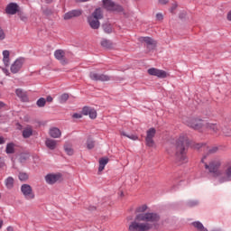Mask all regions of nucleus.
<instances>
[{"label": "nucleus", "instance_id": "f257e3e1", "mask_svg": "<svg viewBox=\"0 0 231 231\" xmlns=\"http://www.w3.org/2000/svg\"><path fill=\"white\" fill-rule=\"evenodd\" d=\"M147 205L143 204L136 208L137 214L134 220L129 225L128 231H150L156 227L160 221V215L152 212H147Z\"/></svg>", "mask_w": 231, "mask_h": 231}, {"label": "nucleus", "instance_id": "f03ea898", "mask_svg": "<svg viewBox=\"0 0 231 231\" xmlns=\"http://www.w3.org/2000/svg\"><path fill=\"white\" fill-rule=\"evenodd\" d=\"M187 147H189V138L187 135H180L175 143V160L180 163H187Z\"/></svg>", "mask_w": 231, "mask_h": 231}, {"label": "nucleus", "instance_id": "7ed1b4c3", "mask_svg": "<svg viewBox=\"0 0 231 231\" xmlns=\"http://www.w3.org/2000/svg\"><path fill=\"white\" fill-rule=\"evenodd\" d=\"M205 160H207V155H205L201 162L204 163L205 169L208 171L211 174H214V176H219L221 172L219 171V167H221V160L219 159H213L209 162V163L205 162Z\"/></svg>", "mask_w": 231, "mask_h": 231}, {"label": "nucleus", "instance_id": "20e7f679", "mask_svg": "<svg viewBox=\"0 0 231 231\" xmlns=\"http://www.w3.org/2000/svg\"><path fill=\"white\" fill-rule=\"evenodd\" d=\"M104 17L102 9L97 8L95 12L88 17V22L92 30H98L100 28V19Z\"/></svg>", "mask_w": 231, "mask_h": 231}, {"label": "nucleus", "instance_id": "39448f33", "mask_svg": "<svg viewBox=\"0 0 231 231\" xmlns=\"http://www.w3.org/2000/svg\"><path fill=\"white\" fill-rule=\"evenodd\" d=\"M21 192L27 200L32 201V199H35V193L33 192V189L29 184H23L21 186Z\"/></svg>", "mask_w": 231, "mask_h": 231}, {"label": "nucleus", "instance_id": "423d86ee", "mask_svg": "<svg viewBox=\"0 0 231 231\" xmlns=\"http://www.w3.org/2000/svg\"><path fill=\"white\" fill-rule=\"evenodd\" d=\"M138 41L139 42H143L149 51L154 50L156 48V44H158V42L154 39L149 36H141L138 38Z\"/></svg>", "mask_w": 231, "mask_h": 231}, {"label": "nucleus", "instance_id": "0eeeda50", "mask_svg": "<svg viewBox=\"0 0 231 231\" xmlns=\"http://www.w3.org/2000/svg\"><path fill=\"white\" fill-rule=\"evenodd\" d=\"M103 5L105 8L110 12H124V7L120 5L115 4L112 0H103Z\"/></svg>", "mask_w": 231, "mask_h": 231}, {"label": "nucleus", "instance_id": "6e6552de", "mask_svg": "<svg viewBox=\"0 0 231 231\" xmlns=\"http://www.w3.org/2000/svg\"><path fill=\"white\" fill-rule=\"evenodd\" d=\"M196 149H200V151H203V152H206V154H216V152L219 151L217 146H207L205 143L197 144Z\"/></svg>", "mask_w": 231, "mask_h": 231}, {"label": "nucleus", "instance_id": "1a4fd4ad", "mask_svg": "<svg viewBox=\"0 0 231 231\" xmlns=\"http://www.w3.org/2000/svg\"><path fill=\"white\" fill-rule=\"evenodd\" d=\"M54 57L56 60H59V62L62 65V66H66V64H69V60L66 59V51H64L63 50H56L54 51Z\"/></svg>", "mask_w": 231, "mask_h": 231}, {"label": "nucleus", "instance_id": "9d476101", "mask_svg": "<svg viewBox=\"0 0 231 231\" xmlns=\"http://www.w3.org/2000/svg\"><path fill=\"white\" fill-rule=\"evenodd\" d=\"M186 125H188V127H191V129H195V131H199V129L203 127V121L200 119L189 118L186 121Z\"/></svg>", "mask_w": 231, "mask_h": 231}, {"label": "nucleus", "instance_id": "9b49d317", "mask_svg": "<svg viewBox=\"0 0 231 231\" xmlns=\"http://www.w3.org/2000/svg\"><path fill=\"white\" fill-rule=\"evenodd\" d=\"M46 183L49 185H54L57 181L62 180V174L60 173H50L45 176Z\"/></svg>", "mask_w": 231, "mask_h": 231}, {"label": "nucleus", "instance_id": "f8f14e48", "mask_svg": "<svg viewBox=\"0 0 231 231\" xmlns=\"http://www.w3.org/2000/svg\"><path fill=\"white\" fill-rule=\"evenodd\" d=\"M154 136H156V129L155 128H150L146 132V138H145L146 145L148 147H153L154 146V140H153Z\"/></svg>", "mask_w": 231, "mask_h": 231}, {"label": "nucleus", "instance_id": "ddd939ff", "mask_svg": "<svg viewBox=\"0 0 231 231\" xmlns=\"http://www.w3.org/2000/svg\"><path fill=\"white\" fill-rule=\"evenodd\" d=\"M148 73L152 77H158V79H167L169 77V73H167L165 70H162L156 68L149 69Z\"/></svg>", "mask_w": 231, "mask_h": 231}, {"label": "nucleus", "instance_id": "4468645a", "mask_svg": "<svg viewBox=\"0 0 231 231\" xmlns=\"http://www.w3.org/2000/svg\"><path fill=\"white\" fill-rule=\"evenodd\" d=\"M89 78L91 80L100 81V82H109L111 77L106 74H98L97 72H90Z\"/></svg>", "mask_w": 231, "mask_h": 231}, {"label": "nucleus", "instance_id": "2eb2a0df", "mask_svg": "<svg viewBox=\"0 0 231 231\" xmlns=\"http://www.w3.org/2000/svg\"><path fill=\"white\" fill-rule=\"evenodd\" d=\"M24 64V58L17 59L12 65H11V71L13 73H19L21 71V68Z\"/></svg>", "mask_w": 231, "mask_h": 231}, {"label": "nucleus", "instance_id": "dca6fc26", "mask_svg": "<svg viewBox=\"0 0 231 231\" xmlns=\"http://www.w3.org/2000/svg\"><path fill=\"white\" fill-rule=\"evenodd\" d=\"M5 14L8 15H15V14H19V5L16 3H10L5 8Z\"/></svg>", "mask_w": 231, "mask_h": 231}, {"label": "nucleus", "instance_id": "f3484780", "mask_svg": "<svg viewBox=\"0 0 231 231\" xmlns=\"http://www.w3.org/2000/svg\"><path fill=\"white\" fill-rule=\"evenodd\" d=\"M80 15H82V11L76 9L66 13L63 15V19L64 21H69V19H73L74 17H80Z\"/></svg>", "mask_w": 231, "mask_h": 231}, {"label": "nucleus", "instance_id": "a211bd4d", "mask_svg": "<svg viewBox=\"0 0 231 231\" xmlns=\"http://www.w3.org/2000/svg\"><path fill=\"white\" fill-rule=\"evenodd\" d=\"M220 183L231 181V164L227 165L224 171V175L219 178Z\"/></svg>", "mask_w": 231, "mask_h": 231}, {"label": "nucleus", "instance_id": "6ab92c4d", "mask_svg": "<svg viewBox=\"0 0 231 231\" xmlns=\"http://www.w3.org/2000/svg\"><path fill=\"white\" fill-rule=\"evenodd\" d=\"M82 115L85 116H88V115L89 118L95 120V118H97V110L89 106H84L82 109Z\"/></svg>", "mask_w": 231, "mask_h": 231}, {"label": "nucleus", "instance_id": "aec40b11", "mask_svg": "<svg viewBox=\"0 0 231 231\" xmlns=\"http://www.w3.org/2000/svg\"><path fill=\"white\" fill-rule=\"evenodd\" d=\"M206 129L208 131H212V133H218L219 132V125L216 123H207L205 125Z\"/></svg>", "mask_w": 231, "mask_h": 231}, {"label": "nucleus", "instance_id": "412c9836", "mask_svg": "<svg viewBox=\"0 0 231 231\" xmlns=\"http://www.w3.org/2000/svg\"><path fill=\"white\" fill-rule=\"evenodd\" d=\"M49 134L51 138H60L62 133L60 132V129L54 127L50 130Z\"/></svg>", "mask_w": 231, "mask_h": 231}, {"label": "nucleus", "instance_id": "4be33fe9", "mask_svg": "<svg viewBox=\"0 0 231 231\" xmlns=\"http://www.w3.org/2000/svg\"><path fill=\"white\" fill-rule=\"evenodd\" d=\"M3 62L6 68L10 66V51H3Z\"/></svg>", "mask_w": 231, "mask_h": 231}, {"label": "nucleus", "instance_id": "5701e85b", "mask_svg": "<svg viewBox=\"0 0 231 231\" xmlns=\"http://www.w3.org/2000/svg\"><path fill=\"white\" fill-rule=\"evenodd\" d=\"M45 145L46 147H48V149L53 151L57 148V141L53 139H46Z\"/></svg>", "mask_w": 231, "mask_h": 231}, {"label": "nucleus", "instance_id": "b1692460", "mask_svg": "<svg viewBox=\"0 0 231 231\" xmlns=\"http://www.w3.org/2000/svg\"><path fill=\"white\" fill-rule=\"evenodd\" d=\"M33 134V128L30 125H27L23 131V138H30Z\"/></svg>", "mask_w": 231, "mask_h": 231}, {"label": "nucleus", "instance_id": "393cba45", "mask_svg": "<svg viewBox=\"0 0 231 231\" xmlns=\"http://www.w3.org/2000/svg\"><path fill=\"white\" fill-rule=\"evenodd\" d=\"M109 163V159L108 158H101L99 160V168H98V172H102L104 169H106V164Z\"/></svg>", "mask_w": 231, "mask_h": 231}, {"label": "nucleus", "instance_id": "a878e982", "mask_svg": "<svg viewBox=\"0 0 231 231\" xmlns=\"http://www.w3.org/2000/svg\"><path fill=\"white\" fill-rule=\"evenodd\" d=\"M64 151L69 156H73V146L69 143L64 144Z\"/></svg>", "mask_w": 231, "mask_h": 231}, {"label": "nucleus", "instance_id": "bb28decb", "mask_svg": "<svg viewBox=\"0 0 231 231\" xmlns=\"http://www.w3.org/2000/svg\"><path fill=\"white\" fill-rule=\"evenodd\" d=\"M15 94L22 100H23V101L28 100V97H26V92H24L23 89L17 88L16 91H15Z\"/></svg>", "mask_w": 231, "mask_h": 231}, {"label": "nucleus", "instance_id": "cd10ccee", "mask_svg": "<svg viewBox=\"0 0 231 231\" xmlns=\"http://www.w3.org/2000/svg\"><path fill=\"white\" fill-rule=\"evenodd\" d=\"M5 152L7 154H14V152H15V144H14V143H8L5 148Z\"/></svg>", "mask_w": 231, "mask_h": 231}, {"label": "nucleus", "instance_id": "c85d7f7f", "mask_svg": "<svg viewBox=\"0 0 231 231\" xmlns=\"http://www.w3.org/2000/svg\"><path fill=\"white\" fill-rule=\"evenodd\" d=\"M69 98V95L67 93H64L61 96H60L59 102H60V104H66V102H68Z\"/></svg>", "mask_w": 231, "mask_h": 231}, {"label": "nucleus", "instance_id": "c756f323", "mask_svg": "<svg viewBox=\"0 0 231 231\" xmlns=\"http://www.w3.org/2000/svg\"><path fill=\"white\" fill-rule=\"evenodd\" d=\"M5 187H7L8 189H13L14 188V178L8 177L5 180Z\"/></svg>", "mask_w": 231, "mask_h": 231}, {"label": "nucleus", "instance_id": "7c9ffc66", "mask_svg": "<svg viewBox=\"0 0 231 231\" xmlns=\"http://www.w3.org/2000/svg\"><path fill=\"white\" fill-rule=\"evenodd\" d=\"M192 226L194 228H197L198 231L205 230V226H203V224H201L199 221L193 222Z\"/></svg>", "mask_w": 231, "mask_h": 231}, {"label": "nucleus", "instance_id": "2f4dec72", "mask_svg": "<svg viewBox=\"0 0 231 231\" xmlns=\"http://www.w3.org/2000/svg\"><path fill=\"white\" fill-rule=\"evenodd\" d=\"M103 29L106 33H111L113 32V26L110 23L103 24Z\"/></svg>", "mask_w": 231, "mask_h": 231}, {"label": "nucleus", "instance_id": "473e14b6", "mask_svg": "<svg viewBox=\"0 0 231 231\" xmlns=\"http://www.w3.org/2000/svg\"><path fill=\"white\" fill-rule=\"evenodd\" d=\"M36 104L38 107H44L46 106V99L44 97H41L37 100Z\"/></svg>", "mask_w": 231, "mask_h": 231}, {"label": "nucleus", "instance_id": "72a5a7b5", "mask_svg": "<svg viewBox=\"0 0 231 231\" xmlns=\"http://www.w3.org/2000/svg\"><path fill=\"white\" fill-rule=\"evenodd\" d=\"M18 16L21 19V21H23V23H26L28 21V16H26V14L22 11L18 12Z\"/></svg>", "mask_w": 231, "mask_h": 231}, {"label": "nucleus", "instance_id": "f704fd0d", "mask_svg": "<svg viewBox=\"0 0 231 231\" xmlns=\"http://www.w3.org/2000/svg\"><path fill=\"white\" fill-rule=\"evenodd\" d=\"M95 147V142L93 140H91V138H88L87 140V148L88 149H93Z\"/></svg>", "mask_w": 231, "mask_h": 231}, {"label": "nucleus", "instance_id": "c9c22d12", "mask_svg": "<svg viewBox=\"0 0 231 231\" xmlns=\"http://www.w3.org/2000/svg\"><path fill=\"white\" fill-rule=\"evenodd\" d=\"M101 46H103V48H110L111 42H109V41H107V40H103L101 42Z\"/></svg>", "mask_w": 231, "mask_h": 231}, {"label": "nucleus", "instance_id": "e433bc0d", "mask_svg": "<svg viewBox=\"0 0 231 231\" xmlns=\"http://www.w3.org/2000/svg\"><path fill=\"white\" fill-rule=\"evenodd\" d=\"M19 180L21 181H26V180H28V174H26V173H20L19 174Z\"/></svg>", "mask_w": 231, "mask_h": 231}, {"label": "nucleus", "instance_id": "4c0bfd02", "mask_svg": "<svg viewBox=\"0 0 231 231\" xmlns=\"http://www.w3.org/2000/svg\"><path fill=\"white\" fill-rule=\"evenodd\" d=\"M6 35L5 34V31L0 27V41H5Z\"/></svg>", "mask_w": 231, "mask_h": 231}, {"label": "nucleus", "instance_id": "58836bf2", "mask_svg": "<svg viewBox=\"0 0 231 231\" xmlns=\"http://www.w3.org/2000/svg\"><path fill=\"white\" fill-rule=\"evenodd\" d=\"M156 20L157 21H163V14L159 13L156 14Z\"/></svg>", "mask_w": 231, "mask_h": 231}, {"label": "nucleus", "instance_id": "ea45409f", "mask_svg": "<svg viewBox=\"0 0 231 231\" xmlns=\"http://www.w3.org/2000/svg\"><path fill=\"white\" fill-rule=\"evenodd\" d=\"M127 138H129L130 140H138V136L134 135V134H132V135H127Z\"/></svg>", "mask_w": 231, "mask_h": 231}, {"label": "nucleus", "instance_id": "a19ab883", "mask_svg": "<svg viewBox=\"0 0 231 231\" xmlns=\"http://www.w3.org/2000/svg\"><path fill=\"white\" fill-rule=\"evenodd\" d=\"M159 5H168L169 0H158Z\"/></svg>", "mask_w": 231, "mask_h": 231}, {"label": "nucleus", "instance_id": "79ce46f5", "mask_svg": "<svg viewBox=\"0 0 231 231\" xmlns=\"http://www.w3.org/2000/svg\"><path fill=\"white\" fill-rule=\"evenodd\" d=\"M176 8H178V4H173L171 8V14H172V12H174V10H176Z\"/></svg>", "mask_w": 231, "mask_h": 231}, {"label": "nucleus", "instance_id": "37998d69", "mask_svg": "<svg viewBox=\"0 0 231 231\" xmlns=\"http://www.w3.org/2000/svg\"><path fill=\"white\" fill-rule=\"evenodd\" d=\"M73 118H82V114H73Z\"/></svg>", "mask_w": 231, "mask_h": 231}, {"label": "nucleus", "instance_id": "c03bdc74", "mask_svg": "<svg viewBox=\"0 0 231 231\" xmlns=\"http://www.w3.org/2000/svg\"><path fill=\"white\" fill-rule=\"evenodd\" d=\"M3 72L8 77L10 76V71L7 69H3Z\"/></svg>", "mask_w": 231, "mask_h": 231}, {"label": "nucleus", "instance_id": "a18cd8bd", "mask_svg": "<svg viewBox=\"0 0 231 231\" xmlns=\"http://www.w3.org/2000/svg\"><path fill=\"white\" fill-rule=\"evenodd\" d=\"M189 207H194V206L198 205V202L191 201V202H189Z\"/></svg>", "mask_w": 231, "mask_h": 231}, {"label": "nucleus", "instance_id": "49530a36", "mask_svg": "<svg viewBox=\"0 0 231 231\" xmlns=\"http://www.w3.org/2000/svg\"><path fill=\"white\" fill-rule=\"evenodd\" d=\"M226 19H227V21H230V22H231V11H229V12L227 13Z\"/></svg>", "mask_w": 231, "mask_h": 231}, {"label": "nucleus", "instance_id": "de8ad7c7", "mask_svg": "<svg viewBox=\"0 0 231 231\" xmlns=\"http://www.w3.org/2000/svg\"><path fill=\"white\" fill-rule=\"evenodd\" d=\"M47 102H53V97H51V96H48Z\"/></svg>", "mask_w": 231, "mask_h": 231}, {"label": "nucleus", "instance_id": "09e8293b", "mask_svg": "<svg viewBox=\"0 0 231 231\" xmlns=\"http://www.w3.org/2000/svg\"><path fill=\"white\" fill-rule=\"evenodd\" d=\"M224 133V134L226 135V136H230L231 135V130H229L228 132H223Z\"/></svg>", "mask_w": 231, "mask_h": 231}, {"label": "nucleus", "instance_id": "8fccbe9b", "mask_svg": "<svg viewBox=\"0 0 231 231\" xmlns=\"http://www.w3.org/2000/svg\"><path fill=\"white\" fill-rule=\"evenodd\" d=\"M3 143H5V138L0 137V145H3Z\"/></svg>", "mask_w": 231, "mask_h": 231}, {"label": "nucleus", "instance_id": "3c124183", "mask_svg": "<svg viewBox=\"0 0 231 231\" xmlns=\"http://www.w3.org/2000/svg\"><path fill=\"white\" fill-rule=\"evenodd\" d=\"M5 103H3V101H0V109H3V107H5Z\"/></svg>", "mask_w": 231, "mask_h": 231}, {"label": "nucleus", "instance_id": "603ef678", "mask_svg": "<svg viewBox=\"0 0 231 231\" xmlns=\"http://www.w3.org/2000/svg\"><path fill=\"white\" fill-rule=\"evenodd\" d=\"M120 134H121V136H126V138H127V136H129V135H127V134H125V132H120Z\"/></svg>", "mask_w": 231, "mask_h": 231}, {"label": "nucleus", "instance_id": "864d4df0", "mask_svg": "<svg viewBox=\"0 0 231 231\" xmlns=\"http://www.w3.org/2000/svg\"><path fill=\"white\" fill-rule=\"evenodd\" d=\"M46 3L50 5L51 3H53V0H46Z\"/></svg>", "mask_w": 231, "mask_h": 231}, {"label": "nucleus", "instance_id": "5fc2aeb1", "mask_svg": "<svg viewBox=\"0 0 231 231\" xmlns=\"http://www.w3.org/2000/svg\"><path fill=\"white\" fill-rule=\"evenodd\" d=\"M0 228H3V220H0Z\"/></svg>", "mask_w": 231, "mask_h": 231}, {"label": "nucleus", "instance_id": "6e6d98bb", "mask_svg": "<svg viewBox=\"0 0 231 231\" xmlns=\"http://www.w3.org/2000/svg\"><path fill=\"white\" fill-rule=\"evenodd\" d=\"M77 1H80L81 3H86L87 1H89V0H77Z\"/></svg>", "mask_w": 231, "mask_h": 231}, {"label": "nucleus", "instance_id": "4d7b16f0", "mask_svg": "<svg viewBox=\"0 0 231 231\" xmlns=\"http://www.w3.org/2000/svg\"><path fill=\"white\" fill-rule=\"evenodd\" d=\"M201 231H208V230H207V228H205V229H202Z\"/></svg>", "mask_w": 231, "mask_h": 231}, {"label": "nucleus", "instance_id": "13d9d810", "mask_svg": "<svg viewBox=\"0 0 231 231\" xmlns=\"http://www.w3.org/2000/svg\"><path fill=\"white\" fill-rule=\"evenodd\" d=\"M135 1H140V0H135Z\"/></svg>", "mask_w": 231, "mask_h": 231}]
</instances>
